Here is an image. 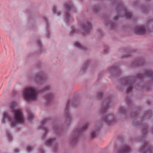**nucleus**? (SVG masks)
<instances>
[{"label": "nucleus", "mask_w": 153, "mask_h": 153, "mask_svg": "<svg viewBox=\"0 0 153 153\" xmlns=\"http://www.w3.org/2000/svg\"><path fill=\"white\" fill-rule=\"evenodd\" d=\"M17 105L16 102H12L9 104L7 111L3 114L1 120L2 123L9 122L12 127L15 126L18 123H23L24 119L22 111L20 108L15 109Z\"/></svg>", "instance_id": "1"}, {"label": "nucleus", "mask_w": 153, "mask_h": 153, "mask_svg": "<svg viewBox=\"0 0 153 153\" xmlns=\"http://www.w3.org/2000/svg\"><path fill=\"white\" fill-rule=\"evenodd\" d=\"M22 94L24 98L27 100H35L38 97L37 88L33 86H29L23 90Z\"/></svg>", "instance_id": "2"}, {"label": "nucleus", "mask_w": 153, "mask_h": 153, "mask_svg": "<svg viewBox=\"0 0 153 153\" xmlns=\"http://www.w3.org/2000/svg\"><path fill=\"white\" fill-rule=\"evenodd\" d=\"M130 148L127 146H126L123 149H115L114 153H128L130 152Z\"/></svg>", "instance_id": "3"}, {"label": "nucleus", "mask_w": 153, "mask_h": 153, "mask_svg": "<svg viewBox=\"0 0 153 153\" xmlns=\"http://www.w3.org/2000/svg\"><path fill=\"white\" fill-rule=\"evenodd\" d=\"M36 80L38 84H41L45 80V76L42 73H39L36 75Z\"/></svg>", "instance_id": "4"}, {"label": "nucleus", "mask_w": 153, "mask_h": 153, "mask_svg": "<svg viewBox=\"0 0 153 153\" xmlns=\"http://www.w3.org/2000/svg\"><path fill=\"white\" fill-rule=\"evenodd\" d=\"M136 33L140 35L143 34L145 32V30L143 26H139L135 29Z\"/></svg>", "instance_id": "5"}, {"label": "nucleus", "mask_w": 153, "mask_h": 153, "mask_svg": "<svg viewBox=\"0 0 153 153\" xmlns=\"http://www.w3.org/2000/svg\"><path fill=\"white\" fill-rule=\"evenodd\" d=\"M74 45L75 47H76L78 48L83 50L84 49V46L78 42H75L74 43Z\"/></svg>", "instance_id": "6"}, {"label": "nucleus", "mask_w": 153, "mask_h": 153, "mask_svg": "<svg viewBox=\"0 0 153 153\" xmlns=\"http://www.w3.org/2000/svg\"><path fill=\"white\" fill-rule=\"evenodd\" d=\"M64 7L65 9L67 11H69L71 9V4L70 3H66L64 4Z\"/></svg>", "instance_id": "7"}, {"label": "nucleus", "mask_w": 153, "mask_h": 153, "mask_svg": "<svg viewBox=\"0 0 153 153\" xmlns=\"http://www.w3.org/2000/svg\"><path fill=\"white\" fill-rule=\"evenodd\" d=\"M65 21L67 22H68V20L70 19H71V17L70 16L68 13H66L65 16Z\"/></svg>", "instance_id": "8"}, {"label": "nucleus", "mask_w": 153, "mask_h": 153, "mask_svg": "<svg viewBox=\"0 0 153 153\" xmlns=\"http://www.w3.org/2000/svg\"><path fill=\"white\" fill-rule=\"evenodd\" d=\"M7 137L8 140H12V136L11 134L8 132H6Z\"/></svg>", "instance_id": "9"}, {"label": "nucleus", "mask_w": 153, "mask_h": 153, "mask_svg": "<svg viewBox=\"0 0 153 153\" xmlns=\"http://www.w3.org/2000/svg\"><path fill=\"white\" fill-rule=\"evenodd\" d=\"M34 117V115L31 113H29L28 115V119L29 120H32Z\"/></svg>", "instance_id": "10"}, {"label": "nucleus", "mask_w": 153, "mask_h": 153, "mask_svg": "<svg viewBox=\"0 0 153 153\" xmlns=\"http://www.w3.org/2000/svg\"><path fill=\"white\" fill-rule=\"evenodd\" d=\"M53 140L52 139H51L48 140L46 142V145L49 146L53 142Z\"/></svg>", "instance_id": "11"}, {"label": "nucleus", "mask_w": 153, "mask_h": 153, "mask_svg": "<svg viewBox=\"0 0 153 153\" xmlns=\"http://www.w3.org/2000/svg\"><path fill=\"white\" fill-rule=\"evenodd\" d=\"M85 26H84L83 27V28H84L85 30H88V29H89L90 28L91 25H90L89 24L86 23L85 24Z\"/></svg>", "instance_id": "12"}, {"label": "nucleus", "mask_w": 153, "mask_h": 153, "mask_svg": "<svg viewBox=\"0 0 153 153\" xmlns=\"http://www.w3.org/2000/svg\"><path fill=\"white\" fill-rule=\"evenodd\" d=\"M47 121V119H44L42 122L41 123V125L42 126H43L45 124Z\"/></svg>", "instance_id": "13"}, {"label": "nucleus", "mask_w": 153, "mask_h": 153, "mask_svg": "<svg viewBox=\"0 0 153 153\" xmlns=\"http://www.w3.org/2000/svg\"><path fill=\"white\" fill-rule=\"evenodd\" d=\"M88 127V125L87 124H85L82 128V131H83L86 129Z\"/></svg>", "instance_id": "14"}, {"label": "nucleus", "mask_w": 153, "mask_h": 153, "mask_svg": "<svg viewBox=\"0 0 153 153\" xmlns=\"http://www.w3.org/2000/svg\"><path fill=\"white\" fill-rule=\"evenodd\" d=\"M53 96L52 94H50L47 96V98L48 99H50L53 97Z\"/></svg>", "instance_id": "15"}, {"label": "nucleus", "mask_w": 153, "mask_h": 153, "mask_svg": "<svg viewBox=\"0 0 153 153\" xmlns=\"http://www.w3.org/2000/svg\"><path fill=\"white\" fill-rule=\"evenodd\" d=\"M53 13L54 14H57V11L56 8V7H54L52 10Z\"/></svg>", "instance_id": "16"}, {"label": "nucleus", "mask_w": 153, "mask_h": 153, "mask_svg": "<svg viewBox=\"0 0 153 153\" xmlns=\"http://www.w3.org/2000/svg\"><path fill=\"white\" fill-rule=\"evenodd\" d=\"M32 147L30 146H28L27 147V150L28 152L31 151L32 150Z\"/></svg>", "instance_id": "17"}, {"label": "nucleus", "mask_w": 153, "mask_h": 153, "mask_svg": "<svg viewBox=\"0 0 153 153\" xmlns=\"http://www.w3.org/2000/svg\"><path fill=\"white\" fill-rule=\"evenodd\" d=\"M108 117H105L103 120L106 123H108L109 122V121L108 120Z\"/></svg>", "instance_id": "18"}, {"label": "nucleus", "mask_w": 153, "mask_h": 153, "mask_svg": "<svg viewBox=\"0 0 153 153\" xmlns=\"http://www.w3.org/2000/svg\"><path fill=\"white\" fill-rule=\"evenodd\" d=\"M91 137H96V133L95 132H92L91 133Z\"/></svg>", "instance_id": "19"}, {"label": "nucleus", "mask_w": 153, "mask_h": 153, "mask_svg": "<svg viewBox=\"0 0 153 153\" xmlns=\"http://www.w3.org/2000/svg\"><path fill=\"white\" fill-rule=\"evenodd\" d=\"M126 13V14L128 16V18H129L131 15L130 13L129 12H127Z\"/></svg>", "instance_id": "20"}, {"label": "nucleus", "mask_w": 153, "mask_h": 153, "mask_svg": "<svg viewBox=\"0 0 153 153\" xmlns=\"http://www.w3.org/2000/svg\"><path fill=\"white\" fill-rule=\"evenodd\" d=\"M49 89V88L48 87H46L45 89L44 90V91H48Z\"/></svg>", "instance_id": "21"}, {"label": "nucleus", "mask_w": 153, "mask_h": 153, "mask_svg": "<svg viewBox=\"0 0 153 153\" xmlns=\"http://www.w3.org/2000/svg\"><path fill=\"white\" fill-rule=\"evenodd\" d=\"M44 131L45 132H46V133L47 132V131H48V129L47 128H45L44 129Z\"/></svg>", "instance_id": "22"}, {"label": "nucleus", "mask_w": 153, "mask_h": 153, "mask_svg": "<svg viewBox=\"0 0 153 153\" xmlns=\"http://www.w3.org/2000/svg\"><path fill=\"white\" fill-rule=\"evenodd\" d=\"M38 44L39 45H40V44H41V42H40L39 41L38 42Z\"/></svg>", "instance_id": "23"}, {"label": "nucleus", "mask_w": 153, "mask_h": 153, "mask_svg": "<svg viewBox=\"0 0 153 153\" xmlns=\"http://www.w3.org/2000/svg\"><path fill=\"white\" fill-rule=\"evenodd\" d=\"M151 74H152V73L151 72H149V75H151Z\"/></svg>", "instance_id": "24"}, {"label": "nucleus", "mask_w": 153, "mask_h": 153, "mask_svg": "<svg viewBox=\"0 0 153 153\" xmlns=\"http://www.w3.org/2000/svg\"><path fill=\"white\" fill-rule=\"evenodd\" d=\"M126 15H127L126 14ZM126 16H127V15H126ZM126 17H127V16H126Z\"/></svg>", "instance_id": "25"}]
</instances>
